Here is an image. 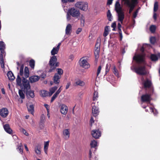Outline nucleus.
<instances>
[{
    "mask_svg": "<svg viewBox=\"0 0 160 160\" xmlns=\"http://www.w3.org/2000/svg\"><path fill=\"white\" fill-rule=\"evenodd\" d=\"M60 45L61 43H58L57 47H54L51 51V54L53 56L51 57L48 63L47 68L48 72H54L56 68L58 67L60 65L59 62L57 61L56 56L54 55L58 53Z\"/></svg>",
    "mask_w": 160,
    "mask_h": 160,
    "instance_id": "obj_1",
    "label": "nucleus"
},
{
    "mask_svg": "<svg viewBox=\"0 0 160 160\" xmlns=\"http://www.w3.org/2000/svg\"><path fill=\"white\" fill-rule=\"evenodd\" d=\"M24 64H22L20 66L19 71V74L21 76H22L24 74V77H22V84L24 87V92L31 89V86L29 83V82L26 78L29 76V70L28 68L25 67L24 68V72L23 73Z\"/></svg>",
    "mask_w": 160,
    "mask_h": 160,
    "instance_id": "obj_2",
    "label": "nucleus"
},
{
    "mask_svg": "<svg viewBox=\"0 0 160 160\" xmlns=\"http://www.w3.org/2000/svg\"><path fill=\"white\" fill-rule=\"evenodd\" d=\"M131 69L137 74L140 75V53H135L133 58Z\"/></svg>",
    "mask_w": 160,
    "mask_h": 160,
    "instance_id": "obj_3",
    "label": "nucleus"
},
{
    "mask_svg": "<svg viewBox=\"0 0 160 160\" xmlns=\"http://www.w3.org/2000/svg\"><path fill=\"white\" fill-rule=\"evenodd\" d=\"M100 39L99 38L97 40L95 47V51L94 54L95 61H97L99 57V54L100 50Z\"/></svg>",
    "mask_w": 160,
    "mask_h": 160,
    "instance_id": "obj_4",
    "label": "nucleus"
},
{
    "mask_svg": "<svg viewBox=\"0 0 160 160\" xmlns=\"http://www.w3.org/2000/svg\"><path fill=\"white\" fill-rule=\"evenodd\" d=\"M75 6L84 11H86L88 8V4L87 2H78L75 4Z\"/></svg>",
    "mask_w": 160,
    "mask_h": 160,
    "instance_id": "obj_5",
    "label": "nucleus"
},
{
    "mask_svg": "<svg viewBox=\"0 0 160 160\" xmlns=\"http://www.w3.org/2000/svg\"><path fill=\"white\" fill-rule=\"evenodd\" d=\"M80 66L85 69H88L90 67V64L88 63L87 60L81 58L79 61Z\"/></svg>",
    "mask_w": 160,
    "mask_h": 160,
    "instance_id": "obj_6",
    "label": "nucleus"
},
{
    "mask_svg": "<svg viewBox=\"0 0 160 160\" xmlns=\"http://www.w3.org/2000/svg\"><path fill=\"white\" fill-rule=\"evenodd\" d=\"M143 87L145 89L150 88L151 92L153 91V88L152 85V82L150 80L147 79L142 83Z\"/></svg>",
    "mask_w": 160,
    "mask_h": 160,
    "instance_id": "obj_7",
    "label": "nucleus"
},
{
    "mask_svg": "<svg viewBox=\"0 0 160 160\" xmlns=\"http://www.w3.org/2000/svg\"><path fill=\"white\" fill-rule=\"evenodd\" d=\"M69 14L73 17H78L80 13L78 10L75 9L74 8H71L68 11Z\"/></svg>",
    "mask_w": 160,
    "mask_h": 160,
    "instance_id": "obj_8",
    "label": "nucleus"
},
{
    "mask_svg": "<svg viewBox=\"0 0 160 160\" xmlns=\"http://www.w3.org/2000/svg\"><path fill=\"white\" fill-rule=\"evenodd\" d=\"M91 134L92 137L96 139L98 138L101 135V132L99 129L92 130Z\"/></svg>",
    "mask_w": 160,
    "mask_h": 160,
    "instance_id": "obj_9",
    "label": "nucleus"
},
{
    "mask_svg": "<svg viewBox=\"0 0 160 160\" xmlns=\"http://www.w3.org/2000/svg\"><path fill=\"white\" fill-rule=\"evenodd\" d=\"M98 106V105L92 106V113L94 117H96L99 115V111Z\"/></svg>",
    "mask_w": 160,
    "mask_h": 160,
    "instance_id": "obj_10",
    "label": "nucleus"
},
{
    "mask_svg": "<svg viewBox=\"0 0 160 160\" xmlns=\"http://www.w3.org/2000/svg\"><path fill=\"white\" fill-rule=\"evenodd\" d=\"M137 3L138 0H131V2L127 4L126 5L130 8L129 10L132 11Z\"/></svg>",
    "mask_w": 160,
    "mask_h": 160,
    "instance_id": "obj_11",
    "label": "nucleus"
},
{
    "mask_svg": "<svg viewBox=\"0 0 160 160\" xmlns=\"http://www.w3.org/2000/svg\"><path fill=\"white\" fill-rule=\"evenodd\" d=\"M8 114V111L6 108H3L0 110V115L2 118L7 117Z\"/></svg>",
    "mask_w": 160,
    "mask_h": 160,
    "instance_id": "obj_12",
    "label": "nucleus"
},
{
    "mask_svg": "<svg viewBox=\"0 0 160 160\" xmlns=\"http://www.w3.org/2000/svg\"><path fill=\"white\" fill-rule=\"evenodd\" d=\"M150 94H146L142 95L141 99L143 102H148L150 101Z\"/></svg>",
    "mask_w": 160,
    "mask_h": 160,
    "instance_id": "obj_13",
    "label": "nucleus"
},
{
    "mask_svg": "<svg viewBox=\"0 0 160 160\" xmlns=\"http://www.w3.org/2000/svg\"><path fill=\"white\" fill-rule=\"evenodd\" d=\"M118 14V20L122 23L123 19L125 17L124 12L123 11L117 12Z\"/></svg>",
    "mask_w": 160,
    "mask_h": 160,
    "instance_id": "obj_14",
    "label": "nucleus"
},
{
    "mask_svg": "<svg viewBox=\"0 0 160 160\" xmlns=\"http://www.w3.org/2000/svg\"><path fill=\"white\" fill-rule=\"evenodd\" d=\"M68 111V107L65 104H62L61 106L60 112L61 113L64 115H66Z\"/></svg>",
    "mask_w": 160,
    "mask_h": 160,
    "instance_id": "obj_15",
    "label": "nucleus"
},
{
    "mask_svg": "<svg viewBox=\"0 0 160 160\" xmlns=\"http://www.w3.org/2000/svg\"><path fill=\"white\" fill-rule=\"evenodd\" d=\"M115 10L117 12L122 11V8L119 3V0H117L115 5Z\"/></svg>",
    "mask_w": 160,
    "mask_h": 160,
    "instance_id": "obj_16",
    "label": "nucleus"
},
{
    "mask_svg": "<svg viewBox=\"0 0 160 160\" xmlns=\"http://www.w3.org/2000/svg\"><path fill=\"white\" fill-rule=\"evenodd\" d=\"M5 49V45L3 41H0V54H3L4 56L6 55V52L4 51Z\"/></svg>",
    "mask_w": 160,
    "mask_h": 160,
    "instance_id": "obj_17",
    "label": "nucleus"
},
{
    "mask_svg": "<svg viewBox=\"0 0 160 160\" xmlns=\"http://www.w3.org/2000/svg\"><path fill=\"white\" fill-rule=\"evenodd\" d=\"M61 78V76L58 75L57 74H55L53 78L54 83L55 84H58L59 83L60 79Z\"/></svg>",
    "mask_w": 160,
    "mask_h": 160,
    "instance_id": "obj_18",
    "label": "nucleus"
},
{
    "mask_svg": "<svg viewBox=\"0 0 160 160\" xmlns=\"http://www.w3.org/2000/svg\"><path fill=\"white\" fill-rule=\"evenodd\" d=\"M40 77L38 76H32L29 78V80L31 83L36 82L39 80Z\"/></svg>",
    "mask_w": 160,
    "mask_h": 160,
    "instance_id": "obj_19",
    "label": "nucleus"
},
{
    "mask_svg": "<svg viewBox=\"0 0 160 160\" xmlns=\"http://www.w3.org/2000/svg\"><path fill=\"white\" fill-rule=\"evenodd\" d=\"M3 128L5 131L8 133L11 134L12 133V130L9 124H5L3 125Z\"/></svg>",
    "mask_w": 160,
    "mask_h": 160,
    "instance_id": "obj_20",
    "label": "nucleus"
},
{
    "mask_svg": "<svg viewBox=\"0 0 160 160\" xmlns=\"http://www.w3.org/2000/svg\"><path fill=\"white\" fill-rule=\"evenodd\" d=\"M25 92L26 93V95L28 97H30L32 98L35 97L34 91L31 90V89L26 91Z\"/></svg>",
    "mask_w": 160,
    "mask_h": 160,
    "instance_id": "obj_21",
    "label": "nucleus"
},
{
    "mask_svg": "<svg viewBox=\"0 0 160 160\" xmlns=\"http://www.w3.org/2000/svg\"><path fill=\"white\" fill-rule=\"evenodd\" d=\"M72 31V26L70 24L67 25L66 30V34L67 35H69L71 34Z\"/></svg>",
    "mask_w": 160,
    "mask_h": 160,
    "instance_id": "obj_22",
    "label": "nucleus"
},
{
    "mask_svg": "<svg viewBox=\"0 0 160 160\" xmlns=\"http://www.w3.org/2000/svg\"><path fill=\"white\" fill-rule=\"evenodd\" d=\"M7 76L9 80L11 81H13L15 78L14 75L12 71H8L7 74Z\"/></svg>",
    "mask_w": 160,
    "mask_h": 160,
    "instance_id": "obj_23",
    "label": "nucleus"
},
{
    "mask_svg": "<svg viewBox=\"0 0 160 160\" xmlns=\"http://www.w3.org/2000/svg\"><path fill=\"white\" fill-rule=\"evenodd\" d=\"M146 55L141 53V64H143L144 65L146 64V62L145 61Z\"/></svg>",
    "mask_w": 160,
    "mask_h": 160,
    "instance_id": "obj_24",
    "label": "nucleus"
},
{
    "mask_svg": "<svg viewBox=\"0 0 160 160\" xmlns=\"http://www.w3.org/2000/svg\"><path fill=\"white\" fill-rule=\"evenodd\" d=\"M3 55H4L3 54H0V63L1 67L2 68H4L5 66Z\"/></svg>",
    "mask_w": 160,
    "mask_h": 160,
    "instance_id": "obj_25",
    "label": "nucleus"
},
{
    "mask_svg": "<svg viewBox=\"0 0 160 160\" xmlns=\"http://www.w3.org/2000/svg\"><path fill=\"white\" fill-rule=\"evenodd\" d=\"M19 141L20 140L18 139L17 141V143H18L17 144V146L18 147L17 149L18 150V151L20 153L21 152L22 153L23 152V147L21 142L20 143V145L18 144Z\"/></svg>",
    "mask_w": 160,
    "mask_h": 160,
    "instance_id": "obj_26",
    "label": "nucleus"
},
{
    "mask_svg": "<svg viewBox=\"0 0 160 160\" xmlns=\"http://www.w3.org/2000/svg\"><path fill=\"white\" fill-rule=\"evenodd\" d=\"M41 145L38 144L37 145L35 148V152L38 154H40L41 153Z\"/></svg>",
    "mask_w": 160,
    "mask_h": 160,
    "instance_id": "obj_27",
    "label": "nucleus"
},
{
    "mask_svg": "<svg viewBox=\"0 0 160 160\" xmlns=\"http://www.w3.org/2000/svg\"><path fill=\"white\" fill-rule=\"evenodd\" d=\"M148 73V72L146 71L145 67H142L141 66V75H146Z\"/></svg>",
    "mask_w": 160,
    "mask_h": 160,
    "instance_id": "obj_28",
    "label": "nucleus"
},
{
    "mask_svg": "<svg viewBox=\"0 0 160 160\" xmlns=\"http://www.w3.org/2000/svg\"><path fill=\"white\" fill-rule=\"evenodd\" d=\"M27 107L28 111L32 114H33L34 107L32 104H31L29 106L27 105Z\"/></svg>",
    "mask_w": 160,
    "mask_h": 160,
    "instance_id": "obj_29",
    "label": "nucleus"
},
{
    "mask_svg": "<svg viewBox=\"0 0 160 160\" xmlns=\"http://www.w3.org/2000/svg\"><path fill=\"white\" fill-rule=\"evenodd\" d=\"M49 141L45 142L44 143V150L46 154H47V150L48 148Z\"/></svg>",
    "mask_w": 160,
    "mask_h": 160,
    "instance_id": "obj_30",
    "label": "nucleus"
},
{
    "mask_svg": "<svg viewBox=\"0 0 160 160\" xmlns=\"http://www.w3.org/2000/svg\"><path fill=\"white\" fill-rule=\"evenodd\" d=\"M150 58L151 60L153 62H155L158 60V58L156 54H151Z\"/></svg>",
    "mask_w": 160,
    "mask_h": 160,
    "instance_id": "obj_31",
    "label": "nucleus"
},
{
    "mask_svg": "<svg viewBox=\"0 0 160 160\" xmlns=\"http://www.w3.org/2000/svg\"><path fill=\"white\" fill-rule=\"evenodd\" d=\"M29 65L32 69H34L35 65V61L32 59L30 60L29 62Z\"/></svg>",
    "mask_w": 160,
    "mask_h": 160,
    "instance_id": "obj_32",
    "label": "nucleus"
},
{
    "mask_svg": "<svg viewBox=\"0 0 160 160\" xmlns=\"http://www.w3.org/2000/svg\"><path fill=\"white\" fill-rule=\"evenodd\" d=\"M48 92L47 91L45 90L41 91L40 95L42 97H46L48 96Z\"/></svg>",
    "mask_w": 160,
    "mask_h": 160,
    "instance_id": "obj_33",
    "label": "nucleus"
},
{
    "mask_svg": "<svg viewBox=\"0 0 160 160\" xmlns=\"http://www.w3.org/2000/svg\"><path fill=\"white\" fill-rule=\"evenodd\" d=\"M57 89L58 87L57 86H54L50 88V96L52 95L55 92L56 90Z\"/></svg>",
    "mask_w": 160,
    "mask_h": 160,
    "instance_id": "obj_34",
    "label": "nucleus"
},
{
    "mask_svg": "<svg viewBox=\"0 0 160 160\" xmlns=\"http://www.w3.org/2000/svg\"><path fill=\"white\" fill-rule=\"evenodd\" d=\"M107 17L108 20L109 21H111L112 20V15L110 11L108 10L107 12Z\"/></svg>",
    "mask_w": 160,
    "mask_h": 160,
    "instance_id": "obj_35",
    "label": "nucleus"
},
{
    "mask_svg": "<svg viewBox=\"0 0 160 160\" xmlns=\"http://www.w3.org/2000/svg\"><path fill=\"white\" fill-rule=\"evenodd\" d=\"M57 72V73H55V74H57L58 75L61 76V75H62L63 73V70L60 68H58L56 69Z\"/></svg>",
    "mask_w": 160,
    "mask_h": 160,
    "instance_id": "obj_36",
    "label": "nucleus"
},
{
    "mask_svg": "<svg viewBox=\"0 0 160 160\" xmlns=\"http://www.w3.org/2000/svg\"><path fill=\"white\" fill-rule=\"evenodd\" d=\"M158 2H155L154 5L153 12H156L158 9Z\"/></svg>",
    "mask_w": 160,
    "mask_h": 160,
    "instance_id": "obj_37",
    "label": "nucleus"
},
{
    "mask_svg": "<svg viewBox=\"0 0 160 160\" xmlns=\"http://www.w3.org/2000/svg\"><path fill=\"white\" fill-rule=\"evenodd\" d=\"M97 142L95 140L92 141L90 145L91 148H95L97 146Z\"/></svg>",
    "mask_w": 160,
    "mask_h": 160,
    "instance_id": "obj_38",
    "label": "nucleus"
},
{
    "mask_svg": "<svg viewBox=\"0 0 160 160\" xmlns=\"http://www.w3.org/2000/svg\"><path fill=\"white\" fill-rule=\"evenodd\" d=\"M21 78L19 75L17 76V78L16 79V82L17 84L19 86H21L22 84L21 83Z\"/></svg>",
    "mask_w": 160,
    "mask_h": 160,
    "instance_id": "obj_39",
    "label": "nucleus"
},
{
    "mask_svg": "<svg viewBox=\"0 0 160 160\" xmlns=\"http://www.w3.org/2000/svg\"><path fill=\"white\" fill-rule=\"evenodd\" d=\"M77 85H79L81 86H83L85 85V83L84 82L79 80L75 82Z\"/></svg>",
    "mask_w": 160,
    "mask_h": 160,
    "instance_id": "obj_40",
    "label": "nucleus"
},
{
    "mask_svg": "<svg viewBox=\"0 0 160 160\" xmlns=\"http://www.w3.org/2000/svg\"><path fill=\"white\" fill-rule=\"evenodd\" d=\"M108 26H106L105 28L103 34V36L104 37H106L108 34Z\"/></svg>",
    "mask_w": 160,
    "mask_h": 160,
    "instance_id": "obj_41",
    "label": "nucleus"
},
{
    "mask_svg": "<svg viewBox=\"0 0 160 160\" xmlns=\"http://www.w3.org/2000/svg\"><path fill=\"white\" fill-rule=\"evenodd\" d=\"M18 93L21 98L22 99H23L25 98V95L22 90H19Z\"/></svg>",
    "mask_w": 160,
    "mask_h": 160,
    "instance_id": "obj_42",
    "label": "nucleus"
},
{
    "mask_svg": "<svg viewBox=\"0 0 160 160\" xmlns=\"http://www.w3.org/2000/svg\"><path fill=\"white\" fill-rule=\"evenodd\" d=\"M63 133L64 136H68V138L69 136V132L68 129H66L63 131Z\"/></svg>",
    "mask_w": 160,
    "mask_h": 160,
    "instance_id": "obj_43",
    "label": "nucleus"
},
{
    "mask_svg": "<svg viewBox=\"0 0 160 160\" xmlns=\"http://www.w3.org/2000/svg\"><path fill=\"white\" fill-rule=\"evenodd\" d=\"M156 29V27L155 25H152L150 27V30L152 33H154Z\"/></svg>",
    "mask_w": 160,
    "mask_h": 160,
    "instance_id": "obj_44",
    "label": "nucleus"
},
{
    "mask_svg": "<svg viewBox=\"0 0 160 160\" xmlns=\"http://www.w3.org/2000/svg\"><path fill=\"white\" fill-rule=\"evenodd\" d=\"M98 92L97 91H94L93 93V100L95 101L97 100L98 97Z\"/></svg>",
    "mask_w": 160,
    "mask_h": 160,
    "instance_id": "obj_45",
    "label": "nucleus"
},
{
    "mask_svg": "<svg viewBox=\"0 0 160 160\" xmlns=\"http://www.w3.org/2000/svg\"><path fill=\"white\" fill-rule=\"evenodd\" d=\"M150 43L152 44H154L156 41V38L155 37H152L150 38Z\"/></svg>",
    "mask_w": 160,
    "mask_h": 160,
    "instance_id": "obj_46",
    "label": "nucleus"
},
{
    "mask_svg": "<svg viewBox=\"0 0 160 160\" xmlns=\"http://www.w3.org/2000/svg\"><path fill=\"white\" fill-rule=\"evenodd\" d=\"M113 73L117 77H118L119 74L118 73V71L117 70V69L116 68V67L115 66H114L113 70Z\"/></svg>",
    "mask_w": 160,
    "mask_h": 160,
    "instance_id": "obj_47",
    "label": "nucleus"
},
{
    "mask_svg": "<svg viewBox=\"0 0 160 160\" xmlns=\"http://www.w3.org/2000/svg\"><path fill=\"white\" fill-rule=\"evenodd\" d=\"M102 69V67L101 65H100L98 66L97 68V77H98V76L99 75V74L101 72V71Z\"/></svg>",
    "mask_w": 160,
    "mask_h": 160,
    "instance_id": "obj_48",
    "label": "nucleus"
},
{
    "mask_svg": "<svg viewBox=\"0 0 160 160\" xmlns=\"http://www.w3.org/2000/svg\"><path fill=\"white\" fill-rule=\"evenodd\" d=\"M111 67V64H107L106 67V74L110 70V68Z\"/></svg>",
    "mask_w": 160,
    "mask_h": 160,
    "instance_id": "obj_49",
    "label": "nucleus"
},
{
    "mask_svg": "<svg viewBox=\"0 0 160 160\" xmlns=\"http://www.w3.org/2000/svg\"><path fill=\"white\" fill-rule=\"evenodd\" d=\"M58 95L57 94L56 92L53 95L52 97L51 100V102H52L55 99V98L57 97Z\"/></svg>",
    "mask_w": 160,
    "mask_h": 160,
    "instance_id": "obj_50",
    "label": "nucleus"
},
{
    "mask_svg": "<svg viewBox=\"0 0 160 160\" xmlns=\"http://www.w3.org/2000/svg\"><path fill=\"white\" fill-rule=\"evenodd\" d=\"M20 130L23 133H24L26 136L28 135V133L27 132L26 130H25L23 128H21Z\"/></svg>",
    "mask_w": 160,
    "mask_h": 160,
    "instance_id": "obj_51",
    "label": "nucleus"
},
{
    "mask_svg": "<svg viewBox=\"0 0 160 160\" xmlns=\"http://www.w3.org/2000/svg\"><path fill=\"white\" fill-rule=\"evenodd\" d=\"M74 0H61V1L63 3H66L68 2H73L74 1Z\"/></svg>",
    "mask_w": 160,
    "mask_h": 160,
    "instance_id": "obj_52",
    "label": "nucleus"
},
{
    "mask_svg": "<svg viewBox=\"0 0 160 160\" xmlns=\"http://www.w3.org/2000/svg\"><path fill=\"white\" fill-rule=\"evenodd\" d=\"M44 122H40L39 126L41 129H42L43 128L44 126Z\"/></svg>",
    "mask_w": 160,
    "mask_h": 160,
    "instance_id": "obj_53",
    "label": "nucleus"
},
{
    "mask_svg": "<svg viewBox=\"0 0 160 160\" xmlns=\"http://www.w3.org/2000/svg\"><path fill=\"white\" fill-rule=\"evenodd\" d=\"M139 8H138V9L137 10H136V11L134 12V13L133 14V18H135L136 17V16H137V13H138V10L139 9Z\"/></svg>",
    "mask_w": 160,
    "mask_h": 160,
    "instance_id": "obj_54",
    "label": "nucleus"
},
{
    "mask_svg": "<svg viewBox=\"0 0 160 160\" xmlns=\"http://www.w3.org/2000/svg\"><path fill=\"white\" fill-rule=\"evenodd\" d=\"M116 26V24L115 22H114L112 23L111 25V27H112L113 29H112L113 31H114L115 30V28Z\"/></svg>",
    "mask_w": 160,
    "mask_h": 160,
    "instance_id": "obj_55",
    "label": "nucleus"
},
{
    "mask_svg": "<svg viewBox=\"0 0 160 160\" xmlns=\"http://www.w3.org/2000/svg\"><path fill=\"white\" fill-rule=\"evenodd\" d=\"M118 31L121 32V31H121V27H122V26H121V24L120 23H118Z\"/></svg>",
    "mask_w": 160,
    "mask_h": 160,
    "instance_id": "obj_56",
    "label": "nucleus"
},
{
    "mask_svg": "<svg viewBox=\"0 0 160 160\" xmlns=\"http://www.w3.org/2000/svg\"><path fill=\"white\" fill-rule=\"evenodd\" d=\"M118 32H119V36H120L119 40H120V41H121L122 40V31H121V32L118 31Z\"/></svg>",
    "mask_w": 160,
    "mask_h": 160,
    "instance_id": "obj_57",
    "label": "nucleus"
},
{
    "mask_svg": "<svg viewBox=\"0 0 160 160\" xmlns=\"http://www.w3.org/2000/svg\"><path fill=\"white\" fill-rule=\"evenodd\" d=\"M81 25L83 26L84 24V20L81 18Z\"/></svg>",
    "mask_w": 160,
    "mask_h": 160,
    "instance_id": "obj_58",
    "label": "nucleus"
},
{
    "mask_svg": "<svg viewBox=\"0 0 160 160\" xmlns=\"http://www.w3.org/2000/svg\"><path fill=\"white\" fill-rule=\"evenodd\" d=\"M45 118V117L44 115L42 116L41 117L40 122H44Z\"/></svg>",
    "mask_w": 160,
    "mask_h": 160,
    "instance_id": "obj_59",
    "label": "nucleus"
},
{
    "mask_svg": "<svg viewBox=\"0 0 160 160\" xmlns=\"http://www.w3.org/2000/svg\"><path fill=\"white\" fill-rule=\"evenodd\" d=\"M62 87V86H61L56 92V93H57L58 95L59 94V93L61 92V91L62 90V89H61Z\"/></svg>",
    "mask_w": 160,
    "mask_h": 160,
    "instance_id": "obj_60",
    "label": "nucleus"
},
{
    "mask_svg": "<svg viewBox=\"0 0 160 160\" xmlns=\"http://www.w3.org/2000/svg\"><path fill=\"white\" fill-rule=\"evenodd\" d=\"M46 77V74L44 73H42L40 75V77L43 78H45Z\"/></svg>",
    "mask_w": 160,
    "mask_h": 160,
    "instance_id": "obj_61",
    "label": "nucleus"
},
{
    "mask_svg": "<svg viewBox=\"0 0 160 160\" xmlns=\"http://www.w3.org/2000/svg\"><path fill=\"white\" fill-rule=\"evenodd\" d=\"M71 15L68 12L67 14V18L68 21H69L71 19Z\"/></svg>",
    "mask_w": 160,
    "mask_h": 160,
    "instance_id": "obj_62",
    "label": "nucleus"
},
{
    "mask_svg": "<svg viewBox=\"0 0 160 160\" xmlns=\"http://www.w3.org/2000/svg\"><path fill=\"white\" fill-rule=\"evenodd\" d=\"M113 0H108L107 4V5H111L112 2Z\"/></svg>",
    "mask_w": 160,
    "mask_h": 160,
    "instance_id": "obj_63",
    "label": "nucleus"
},
{
    "mask_svg": "<svg viewBox=\"0 0 160 160\" xmlns=\"http://www.w3.org/2000/svg\"><path fill=\"white\" fill-rule=\"evenodd\" d=\"M153 18L155 20H156L157 19V14L156 12H154L153 15Z\"/></svg>",
    "mask_w": 160,
    "mask_h": 160,
    "instance_id": "obj_64",
    "label": "nucleus"
}]
</instances>
